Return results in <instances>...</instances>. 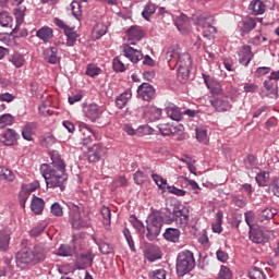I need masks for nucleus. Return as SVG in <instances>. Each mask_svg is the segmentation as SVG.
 <instances>
[{"label":"nucleus","mask_w":279,"mask_h":279,"mask_svg":"<svg viewBox=\"0 0 279 279\" xmlns=\"http://www.w3.org/2000/svg\"><path fill=\"white\" fill-rule=\"evenodd\" d=\"M40 173L46 181L47 189H60V191L66 189V182L69 180L66 170L51 169L49 163H43L40 166Z\"/></svg>","instance_id":"1"},{"label":"nucleus","mask_w":279,"mask_h":279,"mask_svg":"<svg viewBox=\"0 0 279 279\" xmlns=\"http://www.w3.org/2000/svg\"><path fill=\"white\" fill-rule=\"evenodd\" d=\"M195 269V256L193 252L186 250L179 253L177 258V274L178 276H186L190 271Z\"/></svg>","instance_id":"2"},{"label":"nucleus","mask_w":279,"mask_h":279,"mask_svg":"<svg viewBox=\"0 0 279 279\" xmlns=\"http://www.w3.org/2000/svg\"><path fill=\"white\" fill-rule=\"evenodd\" d=\"M163 221L165 219L160 214L155 213L150 215L146 226V239H148V241H156V239H158L160 230H162Z\"/></svg>","instance_id":"3"},{"label":"nucleus","mask_w":279,"mask_h":279,"mask_svg":"<svg viewBox=\"0 0 279 279\" xmlns=\"http://www.w3.org/2000/svg\"><path fill=\"white\" fill-rule=\"evenodd\" d=\"M69 208V221L74 228V230H80V228H88L90 222L82 218V214L80 213V206L74 203H68Z\"/></svg>","instance_id":"4"},{"label":"nucleus","mask_w":279,"mask_h":279,"mask_svg":"<svg viewBox=\"0 0 279 279\" xmlns=\"http://www.w3.org/2000/svg\"><path fill=\"white\" fill-rule=\"evenodd\" d=\"M15 262L21 269H25L28 265H36L34 253L27 248H23L15 255Z\"/></svg>","instance_id":"5"},{"label":"nucleus","mask_w":279,"mask_h":279,"mask_svg":"<svg viewBox=\"0 0 279 279\" xmlns=\"http://www.w3.org/2000/svg\"><path fill=\"white\" fill-rule=\"evenodd\" d=\"M88 162H99L104 156H106V147L100 144H95L92 147H88Z\"/></svg>","instance_id":"6"},{"label":"nucleus","mask_w":279,"mask_h":279,"mask_svg":"<svg viewBox=\"0 0 279 279\" xmlns=\"http://www.w3.org/2000/svg\"><path fill=\"white\" fill-rule=\"evenodd\" d=\"M137 95L144 101H151V99L156 97V88H154L149 83H143L137 88Z\"/></svg>","instance_id":"7"},{"label":"nucleus","mask_w":279,"mask_h":279,"mask_svg":"<svg viewBox=\"0 0 279 279\" xmlns=\"http://www.w3.org/2000/svg\"><path fill=\"white\" fill-rule=\"evenodd\" d=\"M32 254L35 260V265H37V263H43L45 258H47V254H49V247H47L46 243H38L34 246Z\"/></svg>","instance_id":"8"},{"label":"nucleus","mask_w":279,"mask_h":279,"mask_svg":"<svg viewBox=\"0 0 279 279\" xmlns=\"http://www.w3.org/2000/svg\"><path fill=\"white\" fill-rule=\"evenodd\" d=\"M83 112L84 117H86V119H89V121H92L93 123H95V121H97V119H99L102 113L101 107H99L97 104H90L85 106Z\"/></svg>","instance_id":"9"},{"label":"nucleus","mask_w":279,"mask_h":279,"mask_svg":"<svg viewBox=\"0 0 279 279\" xmlns=\"http://www.w3.org/2000/svg\"><path fill=\"white\" fill-rule=\"evenodd\" d=\"M123 53L125 58L130 59L133 64H136L137 62H141L143 60L144 56L143 52L138 49H134L128 44L123 45Z\"/></svg>","instance_id":"10"},{"label":"nucleus","mask_w":279,"mask_h":279,"mask_svg":"<svg viewBox=\"0 0 279 279\" xmlns=\"http://www.w3.org/2000/svg\"><path fill=\"white\" fill-rule=\"evenodd\" d=\"M209 104H211L213 108H215L217 112H228V110L232 109V105L230 104V100H228V97L211 99Z\"/></svg>","instance_id":"11"},{"label":"nucleus","mask_w":279,"mask_h":279,"mask_svg":"<svg viewBox=\"0 0 279 279\" xmlns=\"http://www.w3.org/2000/svg\"><path fill=\"white\" fill-rule=\"evenodd\" d=\"M80 132L82 134L81 145H83V147H87V145H90L93 143V138H95V133L86 124L81 125Z\"/></svg>","instance_id":"12"},{"label":"nucleus","mask_w":279,"mask_h":279,"mask_svg":"<svg viewBox=\"0 0 279 279\" xmlns=\"http://www.w3.org/2000/svg\"><path fill=\"white\" fill-rule=\"evenodd\" d=\"M51 165L56 170L66 171V163H64V160L60 156V153L58 150H51L49 153Z\"/></svg>","instance_id":"13"},{"label":"nucleus","mask_w":279,"mask_h":279,"mask_svg":"<svg viewBox=\"0 0 279 279\" xmlns=\"http://www.w3.org/2000/svg\"><path fill=\"white\" fill-rule=\"evenodd\" d=\"M145 257L149 263H155V260H160L162 255L160 254V247L156 245H148L144 251Z\"/></svg>","instance_id":"14"},{"label":"nucleus","mask_w":279,"mask_h":279,"mask_svg":"<svg viewBox=\"0 0 279 279\" xmlns=\"http://www.w3.org/2000/svg\"><path fill=\"white\" fill-rule=\"evenodd\" d=\"M166 114L172 121H182L183 112L174 104H168L166 107Z\"/></svg>","instance_id":"15"},{"label":"nucleus","mask_w":279,"mask_h":279,"mask_svg":"<svg viewBox=\"0 0 279 279\" xmlns=\"http://www.w3.org/2000/svg\"><path fill=\"white\" fill-rule=\"evenodd\" d=\"M16 131L8 129L5 133L0 134V143L4 144L7 147H10L16 142Z\"/></svg>","instance_id":"16"},{"label":"nucleus","mask_w":279,"mask_h":279,"mask_svg":"<svg viewBox=\"0 0 279 279\" xmlns=\"http://www.w3.org/2000/svg\"><path fill=\"white\" fill-rule=\"evenodd\" d=\"M172 215L173 217L171 220H169V223L175 221L181 228H186V226H189V215L184 214V211L173 210Z\"/></svg>","instance_id":"17"},{"label":"nucleus","mask_w":279,"mask_h":279,"mask_svg":"<svg viewBox=\"0 0 279 279\" xmlns=\"http://www.w3.org/2000/svg\"><path fill=\"white\" fill-rule=\"evenodd\" d=\"M252 58H254V53H252V47L243 46L239 59L240 64H243V66H247V64L252 62Z\"/></svg>","instance_id":"18"},{"label":"nucleus","mask_w":279,"mask_h":279,"mask_svg":"<svg viewBox=\"0 0 279 279\" xmlns=\"http://www.w3.org/2000/svg\"><path fill=\"white\" fill-rule=\"evenodd\" d=\"M204 82L207 86V88L213 93L214 95H221V84L218 82L213 81L209 75L203 74Z\"/></svg>","instance_id":"19"},{"label":"nucleus","mask_w":279,"mask_h":279,"mask_svg":"<svg viewBox=\"0 0 279 279\" xmlns=\"http://www.w3.org/2000/svg\"><path fill=\"white\" fill-rule=\"evenodd\" d=\"M132 99V89H126L116 98V106L119 110H123L124 106H128V101Z\"/></svg>","instance_id":"20"},{"label":"nucleus","mask_w":279,"mask_h":279,"mask_svg":"<svg viewBox=\"0 0 279 279\" xmlns=\"http://www.w3.org/2000/svg\"><path fill=\"white\" fill-rule=\"evenodd\" d=\"M44 59L49 64H57L58 63V48L49 47L46 50H44Z\"/></svg>","instance_id":"21"},{"label":"nucleus","mask_w":279,"mask_h":279,"mask_svg":"<svg viewBox=\"0 0 279 279\" xmlns=\"http://www.w3.org/2000/svg\"><path fill=\"white\" fill-rule=\"evenodd\" d=\"M37 38L44 43H49L53 38V29L49 26H44L36 32Z\"/></svg>","instance_id":"22"},{"label":"nucleus","mask_w":279,"mask_h":279,"mask_svg":"<svg viewBox=\"0 0 279 279\" xmlns=\"http://www.w3.org/2000/svg\"><path fill=\"white\" fill-rule=\"evenodd\" d=\"M251 14L258 16V14H265V3L260 0H253L248 5Z\"/></svg>","instance_id":"23"},{"label":"nucleus","mask_w":279,"mask_h":279,"mask_svg":"<svg viewBox=\"0 0 279 279\" xmlns=\"http://www.w3.org/2000/svg\"><path fill=\"white\" fill-rule=\"evenodd\" d=\"M276 215H278V209L267 207L258 214V220L263 223V221H269L270 219H274Z\"/></svg>","instance_id":"24"},{"label":"nucleus","mask_w":279,"mask_h":279,"mask_svg":"<svg viewBox=\"0 0 279 279\" xmlns=\"http://www.w3.org/2000/svg\"><path fill=\"white\" fill-rule=\"evenodd\" d=\"M180 50H178V47L172 46L168 48V51L166 53V60L169 64H178V60L180 58Z\"/></svg>","instance_id":"25"},{"label":"nucleus","mask_w":279,"mask_h":279,"mask_svg":"<svg viewBox=\"0 0 279 279\" xmlns=\"http://www.w3.org/2000/svg\"><path fill=\"white\" fill-rule=\"evenodd\" d=\"M31 208L35 215H40L45 210V201L36 195H33Z\"/></svg>","instance_id":"26"},{"label":"nucleus","mask_w":279,"mask_h":279,"mask_svg":"<svg viewBox=\"0 0 279 279\" xmlns=\"http://www.w3.org/2000/svg\"><path fill=\"white\" fill-rule=\"evenodd\" d=\"M240 27H241L242 36H245V34H250L252 29L256 27V20L252 17H246L241 23Z\"/></svg>","instance_id":"27"},{"label":"nucleus","mask_w":279,"mask_h":279,"mask_svg":"<svg viewBox=\"0 0 279 279\" xmlns=\"http://www.w3.org/2000/svg\"><path fill=\"white\" fill-rule=\"evenodd\" d=\"M163 238L172 243H178V241H180V230L177 228H168L163 233Z\"/></svg>","instance_id":"28"},{"label":"nucleus","mask_w":279,"mask_h":279,"mask_svg":"<svg viewBox=\"0 0 279 279\" xmlns=\"http://www.w3.org/2000/svg\"><path fill=\"white\" fill-rule=\"evenodd\" d=\"M126 35L129 36V40H141L144 36V33L140 26H131L126 31Z\"/></svg>","instance_id":"29"},{"label":"nucleus","mask_w":279,"mask_h":279,"mask_svg":"<svg viewBox=\"0 0 279 279\" xmlns=\"http://www.w3.org/2000/svg\"><path fill=\"white\" fill-rule=\"evenodd\" d=\"M10 247V231H0V252H8Z\"/></svg>","instance_id":"30"},{"label":"nucleus","mask_w":279,"mask_h":279,"mask_svg":"<svg viewBox=\"0 0 279 279\" xmlns=\"http://www.w3.org/2000/svg\"><path fill=\"white\" fill-rule=\"evenodd\" d=\"M191 74V65H179L178 68V80L181 84H184L186 80H189V75Z\"/></svg>","instance_id":"31"},{"label":"nucleus","mask_w":279,"mask_h":279,"mask_svg":"<svg viewBox=\"0 0 279 279\" xmlns=\"http://www.w3.org/2000/svg\"><path fill=\"white\" fill-rule=\"evenodd\" d=\"M25 7L15 9L16 26L13 28V34H16V32H19V26L23 25V21H25Z\"/></svg>","instance_id":"32"},{"label":"nucleus","mask_w":279,"mask_h":279,"mask_svg":"<svg viewBox=\"0 0 279 279\" xmlns=\"http://www.w3.org/2000/svg\"><path fill=\"white\" fill-rule=\"evenodd\" d=\"M250 239L253 243H265V232L260 229H251Z\"/></svg>","instance_id":"33"},{"label":"nucleus","mask_w":279,"mask_h":279,"mask_svg":"<svg viewBox=\"0 0 279 279\" xmlns=\"http://www.w3.org/2000/svg\"><path fill=\"white\" fill-rule=\"evenodd\" d=\"M93 253L82 254L77 258V265H80L81 269H84L85 267H90V265H93Z\"/></svg>","instance_id":"34"},{"label":"nucleus","mask_w":279,"mask_h":279,"mask_svg":"<svg viewBox=\"0 0 279 279\" xmlns=\"http://www.w3.org/2000/svg\"><path fill=\"white\" fill-rule=\"evenodd\" d=\"M146 116L149 121H160V118L162 117V109L157 107H149L147 109Z\"/></svg>","instance_id":"35"},{"label":"nucleus","mask_w":279,"mask_h":279,"mask_svg":"<svg viewBox=\"0 0 279 279\" xmlns=\"http://www.w3.org/2000/svg\"><path fill=\"white\" fill-rule=\"evenodd\" d=\"M37 125L34 122L27 123L23 131H22V136L24 141H34L32 137V134H34V130H36Z\"/></svg>","instance_id":"36"},{"label":"nucleus","mask_w":279,"mask_h":279,"mask_svg":"<svg viewBox=\"0 0 279 279\" xmlns=\"http://www.w3.org/2000/svg\"><path fill=\"white\" fill-rule=\"evenodd\" d=\"M171 136H173L175 141H184L186 138L184 135V125L178 124L177 126H172Z\"/></svg>","instance_id":"37"},{"label":"nucleus","mask_w":279,"mask_h":279,"mask_svg":"<svg viewBox=\"0 0 279 279\" xmlns=\"http://www.w3.org/2000/svg\"><path fill=\"white\" fill-rule=\"evenodd\" d=\"M156 14V4L148 2L145 7L144 10L142 12V16L143 19H145V21H149V19H151V15Z\"/></svg>","instance_id":"38"},{"label":"nucleus","mask_w":279,"mask_h":279,"mask_svg":"<svg viewBox=\"0 0 279 279\" xmlns=\"http://www.w3.org/2000/svg\"><path fill=\"white\" fill-rule=\"evenodd\" d=\"M248 278H251V279H267V276H265V272L260 268L253 266L248 269Z\"/></svg>","instance_id":"39"},{"label":"nucleus","mask_w":279,"mask_h":279,"mask_svg":"<svg viewBox=\"0 0 279 279\" xmlns=\"http://www.w3.org/2000/svg\"><path fill=\"white\" fill-rule=\"evenodd\" d=\"M64 34L68 38V41H66L68 47H73V45H75V41L77 40V37H78L77 33L70 27L65 29Z\"/></svg>","instance_id":"40"},{"label":"nucleus","mask_w":279,"mask_h":279,"mask_svg":"<svg viewBox=\"0 0 279 279\" xmlns=\"http://www.w3.org/2000/svg\"><path fill=\"white\" fill-rule=\"evenodd\" d=\"M223 221V213L218 211L216 215V223H213L211 228L213 231L216 232V234H221L222 228H221V222Z\"/></svg>","instance_id":"41"},{"label":"nucleus","mask_w":279,"mask_h":279,"mask_svg":"<svg viewBox=\"0 0 279 279\" xmlns=\"http://www.w3.org/2000/svg\"><path fill=\"white\" fill-rule=\"evenodd\" d=\"M191 54H189V52H180L177 64H179V66H191Z\"/></svg>","instance_id":"42"},{"label":"nucleus","mask_w":279,"mask_h":279,"mask_svg":"<svg viewBox=\"0 0 279 279\" xmlns=\"http://www.w3.org/2000/svg\"><path fill=\"white\" fill-rule=\"evenodd\" d=\"M213 21V17L210 15H199L196 19V25H198V27H203V29H205L206 27H208V25H211L210 22Z\"/></svg>","instance_id":"43"},{"label":"nucleus","mask_w":279,"mask_h":279,"mask_svg":"<svg viewBox=\"0 0 279 279\" xmlns=\"http://www.w3.org/2000/svg\"><path fill=\"white\" fill-rule=\"evenodd\" d=\"M12 17L10 16V13L8 12H1L0 13V25L2 27H10L12 28Z\"/></svg>","instance_id":"44"},{"label":"nucleus","mask_w":279,"mask_h":279,"mask_svg":"<svg viewBox=\"0 0 279 279\" xmlns=\"http://www.w3.org/2000/svg\"><path fill=\"white\" fill-rule=\"evenodd\" d=\"M258 186H267L269 182V172H259L255 178Z\"/></svg>","instance_id":"45"},{"label":"nucleus","mask_w":279,"mask_h":279,"mask_svg":"<svg viewBox=\"0 0 279 279\" xmlns=\"http://www.w3.org/2000/svg\"><path fill=\"white\" fill-rule=\"evenodd\" d=\"M175 26L179 29V32L186 29V27L189 26V17L186 15H181L177 17Z\"/></svg>","instance_id":"46"},{"label":"nucleus","mask_w":279,"mask_h":279,"mask_svg":"<svg viewBox=\"0 0 279 279\" xmlns=\"http://www.w3.org/2000/svg\"><path fill=\"white\" fill-rule=\"evenodd\" d=\"M36 189H40L39 181H34L33 183L22 185V191L24 193H26L27 195H31L32 193H34V191H36Z\"/></svg>","instance_id":"47"},{"label":"nucleus","mask_w":279,"mask_h":279,"mask_svg":"<svg viewBox=\"0 0 279 279\" xmlns=\"http://www.w3.org/2000/svg\"><path fill=\"white\" fill-rule=\"evenodd\" d=\"M10 62L16 66V69H21L23 64H25V59L23 58V54L16 52L14 53L10 59Z\"/></svg>","instance_id":"48"},{"label":"nucleus","mask_w":279,"mask_h":279,"mask_svg":"<svg viewBox=\"0 0 279 279\" xmlns=\"http://www.w3.org/2000/svg\"><path fill=\"white\" fill-rule=\"evenodd\" d=\"M101 216H102V223L104 226H110L111 219H112V214L110 211V208L108 207H102L100 209Z\"/></svg>","instance_id":"49"},{"label":"nucleus","mask_w":279,"mask_h":279,"mask_svg":"<svg viewBox=\"0 0 279 279\" xmlns=\"http://www.w3.org/2000/svg\"><path fill=\"white\" fill-rule=\"evenodd\" d=\"M57 256H73V247L69 244H61L57 252Z\"/></svg>","instance_id":"50"},{"label":"nucleus","mask_w":279,"mask_h":279,"mask_svg":"<svg viewBox=\"0 0 279 279\" xmlns=\"http://www.w3.org/2000/svg\"><path fill=\"white\" fill-rule=\"evenodd\" d=\"M14 123V117L12 114L7 113L0 117V130L8 125H12Z\"/></svg>","instance_id":"51"},{"label":"nucleus","mask_w":279,"mask_h":279,"mask_svg":"<svg viewBox=\"0 0 279 279\" xmlns=\"http://www.w3.org/2000/svg\"><path fill=\"white\" fill-rule=\"evenodd\" d=\"M108 32V27L104 24H97L94 27L93 34L96 36V38H101V36H106Z\"/></svg>","instance_id":"52"},{"label":"nucleus","mask_w":279,"mask_h":279,"mask_svg":"<svg viewBox=\"0 0 279 279\" xmlns=\"http://www.w3.org/2000/svg\"><path fill=\"white\" fill-rule=\"evenodd\" d=\"M71 10H72L73 16H75V19L80 20L82 16V4H80L78 1L74 0L71 3Z\"/></svg>","instance_id":"53"},{"label":"nucleus","mask_w":279,"mask_h":279,"mask_svg":"<svg viewBox=\"0 0 279 279\" xmlns=\"http://www.w3.org/2000/svg\"><path fill=\"white\" fill-rule=\"evenodd\" d=\"M274 80L270 77L264 82V86L266 90L270 92L272 95H276L278 97V85L272 83Z\"/></svg>","instance_id":"54"},{"label":"nucleus","mask_w":279,"mask_h":279,"mask_svg":"<svg viewBox=\"0 0 279 279\" xmlns=\"http://www.w3.org/2000/svg\"><path fill=\"white\" fill-rule=\"evenodd\" d=\"M158 131L160 132L161 136H171L173 126L169 123L167 124H159L158 126Z\"/></svg>","instance_id":"55"},{"label":"nucleus","mask_w":279,"mask_h":279,"mask_svg":"<svg viewBox=\"0 0 279 279\" xmlns=\"http://www.w3.org/2000/svg\"><path fill=\"white\" fill-rule=\"evenodd\" d=\"M50 213L54 217H63L64 215V210H62V206L60 205V203H53L50 207Z\"/></svg>","instance_id":"56"},{"label":"nucleus","mask_w":279,"mask_h":279,"mask_svg":"<svg viewBox=\"0 0 279 279\" xmlns=\"http://www.w3.org/2000/svg\"><path fill=\"white\" fill-rule=\"evenodd\" d=\"M101 68H97L96 65L89 64L86 69V75L89 77H97V75H100Z\"/></svg>","instance_id":"57"},{"label":"nucleus","mask_w":279,"mask_h":279,"mask_svg":"<svg viewBox=\"0 0 279 279\" xmlns=\"http://www.w3.org/2000/svg\"><path fill=\"white\" fill-rule=\"evenodd\" d=\"M151 179L154 180L155 184H157L158 189H165V186H167V179L160 177L159 174L153 173Z\"/></svg>","instance_id":"58"},{"label":"nucleus","mask_w":279,"mask_h":279,"mask_svg":"<svg viewBox=\"0 0 279 279\" xmlns=\"http://www.w3.org/2000/svg\"><path fill=\"white\" fill-rule=\"evenodd\" d=\"M113 71H117L118 73H123V71H125V64L123 63V61H121V59L119 57L113 59Z\"/></svg>","instance_id":"59"},{"label":"nucleus","mask_w":279,"mask_h":279,"mask_svg":"<svg viewBox=\"0 0 279 279\" xmlns=\"http://www.w3.org/2000/svg\"><path fill=\"white\" fill-rule=\"evenodd\" d=\"M167 191L168 193H171L172 195H177L178 197H184V195H186V191L182 189H178L173 185H168Z\"/></svg>","instance_id":"60"},{"label":"nucleus","mask_w":279,"mask_h":279,"mask_svg":"<svg viewBox=\"0 0 279 279\" xmlns=\"http://www.w3.org/2000/svg\"><path fill=\"white\" fill-rule=\"evenodd\" d=\"M196 132V138L199 143H204V141L207 138L208 133L206 131V129L204 128H196L195 129Z\"/></svg>","instance_id":"61"},{"label":"nucleus","mask_w":279,"mask_h":279,"mask_svg":"<svg viewBox=\"0 0 279 279\" xmlns=\"http://www.w3.org/2000/svg\"><path fill=\"white\" fill-rule=\"evenodd\" d=\"M218 279H232V271L226 266H221Z\"/></svg>","instance_id":"62"},{"label":"nucleus","mask_w":279,"mask_h":279,"mask_svg":"<svg viewBox=\"0 0 279 279\" xmlns=\"http://www.w3.org/2000/svg\"><path fill=\"white\" fill-rule=\"evenodd\" d=\"M147 180V175H145V172L137 170L134 173V182L135 184H143Z\"/></svg>","instance_id":"63"},{"label":"nucleus","mask_w":279,"mask_h":279,"mask_svg":"<svg viewBox=\"0 0 279 279\" xmlns=\"http://www.w3.org/2000/svg\"><path fill=\"white\" fill-rule=\"evenodd\" d=\"M45 226H38V227H35L33 228L31 231H29V235L33 238V239H36L38 236L41 235L43 232H45Z\"/></svg>","instance_id":"64"}]
</instances>
